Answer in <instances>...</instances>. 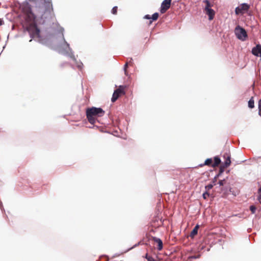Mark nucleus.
I'll return each mask as SVG.
<instances>
[{"label": "nucleus", "instance_id": "obj_1", "mask_svg": "<svg viewBox=\"0 0 261 261\" xmlns=\"http://www.w3.org/2000/svg\"><path fill=\"white\" fill-rule=\"evenodd\" d=\"M105 112L100 108L92 107L86 110V116L91 124H94L97 117L103 116Z\"/></svg>", "mask_w": 261, "mask_h": 261}, {"label": "nucleus", "instance_id": "obj_2", "mask_svg": "<svg viewBox=\"0 0 261 261\" xmlns=\"http://www.w3.org/2000/svg\"><path fill=\"white\" fill-rule=\"evenodd\" d=\"M21 8L22 12L25 14L27 19L31 21L34 19L35 16L32 11L31 6L29 3H23L21 5Z\"/></svg>", "mask_w": 261, "mask_h": 261}, {"label": "nucleus", "instance_id": "obj_3", "mask_svg": "<svg viewBox=\"0 0 261 261\" xmlns=\"http://www.w3.org/2000/svg\"><path fill=\"white\" fill-rule=\"evenodd\" d=\"M26 29L29 33L31 38L39 37L40 30L35 23H32L30 24Z\"/></svg>", "mask_w": 261, "mask_h": 261}, {"label": "nucleus", "instance_id": "obj_4", "mask_svg": "<svg viewBox=\"0 0 261 261\" xmlns=\"http://www.w3.org/2000/svg\"><path fill=\"white\" fill-rule=\"evenodd\" d=\"M126 86H120L118 89L115 90L113 93L111 100L113 102L117 100V99L122 95H124L125 89Z\"/></svg>", "mask_w": 261, "mask_h": 261}, {"label": "nucleus", "instance_id": "obj_5", "mask_svg": "<svg viewBox=\"0 0 261 261\" xmlns=\"http://www.w3.org/2000/svg\"><path fill=\"white\" fill-rule=\"evenodd\" d=\"M235 34L238 39L243 41L245 40L247 37V32L245 30L239 25L236 28Z\"/></svg>", "mask_w": 261, "mask_h": 261}, {"label": "nucleus", "instance_id": "obj_6", "mask_svg": "<svg viewBox=\"0 0 261 261\" xmlns=\"http://www.w3.org/2000/svg\"><path fill=\"white\" fill-rule=\"evenodd\" d=\"M171 1L164 0L162 3L160 12L162 14L165 13L169 9L171 6Z\"/></svg>", "mask_w": 261, "mask_h": 261}, {"label": "nucleus", "instance_id": "obj_7", "mask_svg": "<svg viewBox=\"0 0 261 261\" xmlns=\"http://www.w3.org/2000/svg\"><path fill=\"white\" fill-rule=\"evenodd\" d=\"M223 158L225 159L223 167H228L231 163L230 153H225L223 155Z\"/></svg>", "mask_w": 261, "mask_h": 261}, {"label": "nucleus", "instance_id": "obj_8", "mask_svg": "<svg viewBox=\"0 0 261 261\" xmlns=\"http://www.w3.org/2000/svg\"><path fill=\"white\" fill-rule=\"evenodd\" d=\"M252 53L256 56L261 57V45L257 44L255 47H253L252 50Z\"/></svg>", "mask_w": 261, "mask_h": 261}, {"label": "nucleus", "instance_id": "obj_9", "mask_svg": "<svg viewBox=\"0 0 261 261\" xmlns=\"http://www.w3.org/2000/svg\"><path fill=\"white\" fill-rule=\"evenodd\" d=\"M204 11L206 14H207L208 16L209 20H211L213 19L215 14V12L213 9L210 8L204 10Z\"/></svg>", "mask_w": 261, "mask_h": 261}, {"label": "nucleus", "instance_id": "obj_10", "mask_svg": "<svg viewBox=\"0 0 261 261\" xmlns=\"http://www.w3.org/2000/svg\"><path fill=\"white\" fill-rule=\"evenodd\" d=\"M152 240L158 244V249L161 250L163 249L162 241L160 239L156 237H153Z\"/></svg>", "mask_w": 261, "mask_h": 261}, {"label": "nucleus", "instance_id": "obj_11", "mask_svg": "<svg viewBox=\"0 0 261 261\" xmlns=\"http://www.w3.org/2000/svg\"><path fill=\"white\" fill-rule=\"evenodd\" d=\"M199 226L198 225H196L194 229L192 230L190 233V237L193 238L198 232V230L199 229Z\"/></svg>", "mask_w": 261, "mask_h": 261}, {"label": "nucleus", "instance_id": "obj_12", "mask_svg": "<svg viewBox=\"0 0 261 261\" xmlns=\"http://www.w3.org/2000/svg\"><path fill=\"white\" fill-rule=\"evenodd\" d=\"M221 163V160L218 156H215L214 158V163L212 165V167H216L218 166V165Z\"/></svg>", "mask_w": 261, "mask_h": 261}, {"label": "nucleus", "instance_id": "obj_13", "mask_svg": "<svg viewBox=\"0 0 261 261\" xmlns=\"http://www.w3.org/2000/svg\"><path fill=\"white\" fill-rule=\"evenodd\" d=\"M213 165V160L212 159H207L205 161V162L203 164L200 165V167H202L204 165L212 166Z\"/></svg>", "mask_w": 261, "mask_h": 261}, {"label": "nucleus", "instance_id": "obj_14", "mask_svg": "<svg viewBox=\"0 0 261 261\" xmlns=\"http://www.w3.org/2000/svg\"><path fill=\"white\" fill-rule=\"evenodd\" d=\"M203 3L205 4V6L204 10L210 9L213 6L208 0H204Z\"/></svg>", "mask_w": 261, "mask_h": 261}, {"label": "nucleus", "instance_id": "obj_15", "mask_svg": "<svg viewBox=\"0 0 261 261\" xmlns=\"http://www.w3.org/2000/svg\"><path fill=\"white\" fill-rule=\"evenodd\" d=\"M248 107L251 109L254 107V101L253 97H252L248 101Z\"/></svg>", "mask_w": 261, "mask_h": 261}, {"label": "nucleus", "instance_id": "obj_16", "mask_svg": "<svg viewBox=\"0 0 261 261\" xmlns=\"http://www.w3.org/2000/svg\"><path fill=\"white\" fill-rule=\"evenodd\" d=\"M242 11H247L249 8V6L247 4H243L240 6Z\"/></svg>", "mask_w": 261, "mask_h": 261}, {"label": "nucleus", "instance_id": "obj_17", "mask_svg": "<svg viewBox=\"0 0 261 261\" xmlns=\"http://www.w3.org/2000/svg\"><path fill=\"white\" fill-rule=\"evenodd\" d=\"M235 12L237 14L243 13V12L242 11V9H241L240 6L236 8Z\"/></svg>", "mask_w": 261, "mask_h": 261}, {"label": "nucleus", "instance_id": "obj_18", "mask_svg": "<svg viewBox=\"0 0 261 261\" xmlns=\"http://www.w3.org/2000/svg\"><path fill=\"white\" fill-rule=\"evenodd\" d=\"M152 20H156L159 17V13H155L151 17Z\"/></svg>", "mask_w": 261, "mask_h": 261}, {"label": "nucleus", "instance_id": "obj_19", "mask_svg": "<svg viewBox=\"0 0 261 261\" xmlns=\"http://www.w3.org/2000/svg\"><path fill=\"white\" fill-rule=\"evenodd\" d=\"M213 187V185L212 184H209L205 187V189L206 191H208L211 189H212Z\"/></svg>", "mask_w": 261, "mask_h": 261}, {"label": "nucleus", "instance_id": "obj_20", "mask_svg": "<svg viewBox=\"0 0 261 261\" xmlns=\"http://www.w3.org/2000/svg\"><path fill=\"white\" fill-rule=\"evenodd\" d=\"M250 210L252 214H254L255 213L256 208L254 205H251L250 206Z\"/></svg>", "mask_w": 261, "mask_h": 261}, {"label": "nucleus", "instance_id": "obj_21", "mask_svg": "<svg viewBox=\"0 0 261 261\" xmlns=\"http://www.w3.org/2000/svg\"><path fill=\"white\" fill-rule=\"evenodd\" d=\"M117 6H115L113 8H112V13L113 14H117Z\"/></svg>", "mask_w": 261, "mask_h": 261}, {"label": "nucleus", "instance_id": "obj_22", "mask_svg": "<svg viewBox=\"0 0 261 261\" xmlns=\"http://www.w3.org/2000/svg\"><path fill=\"white\" fill-rule=\"evenodd\" d=\"M202 196H203V198L204 199H206L208 197H209L210 194L208 193V192L206 191V192L203 194Z\"/></svg>", "mask_w": 261, "mask_h": 261}, {"label": "nucleus", "instance_id": "obj_23", "mask_svg": "<svg viewBox=\"0 0 261 261\" xmlns=\"http://www.w3.org/2000/svg\"><path fill=\"white\" fill-rule=\"evenodd\" d=\"M259 115L261 116V99L258 101Z\"/></svg>", "mask_w": 261, "mask_h": 261}, {"label": "nucleus", "instance_id": "obj_24", "mask_svg": "<svg viewBox=\"0 0 261 261\" xmlns=\"http://www.w3.org/2000/svg\"><path fill=\"white\" fill-rule=\"evenodd\" d=\"M225 179H223L219 180L218 184L220 185V186H222L225 184Z\"/></svg>", "mask_w": 261, "mask_h": 261}, {"label": "nucleus", "instance_id": "obj_25", "mask_svg": "<svg viewBox=\"0 0 261 261\" xmlns=\"http://www.w3.org/2000/svg\"><path fill=\"white\" fill-rule=\"evenodd\" d=\"M258 194H259V196H258V199L259 202L261 203V187L258 190Z\"/></svg>", "mask_w": 261, "mask_h": 261}, {"label": "nucleus", "instance_id": "obj_26", "mask_svg": "<svg viewBox=\"0 0 261 261\" xmlns=\"http://www.w3.org/2000/svg\"><path fill=\"white\" fill-rule=\"evenodd\" d=\"M127 66H128V63L126 62L125 65H124V72H125V75H127V70H126V68H127Z\"/></svg>", "mask_w": 261, "mask_h": 261}, {"label": "nucleus", "instance_id": "obj_27", "mask_svg": "<svg viewBox=\"0 0 261 261\" xmlns=\"http://www.w3.org/2000/svg\"><path fill=\"white\" fill-rule=\"evenodd\" d=\"M200 257V255H193L189 257V258H193V259H196L199 258Z\"/></svg>", "mask_w": 261, "mask_h": 261}, {"label": "nucleus", "instance_id": "obj_28", "mask_svg": "<svg viewBox=\"0 0 261 261\" xmlns=\"http://www.w3.org/2000/svg\"><path fill=\"white\" fill-rule=\"evenodd\" d=\"M144 18L146 19H151V17L149 15L147 14L144 16Z\"/></svg>", "mask_w": 261, "mask_h": 261}, {"label": "nucleus", "instance_id": "obj_29", "mask_svg": "<svg viewBox=\"0 0 261 261\" xmlns=\"http://www.w3.org/2000/svg\"><path fill=\"white\" fill-rule=\"evenodd\" d=\"M45 2L47 4L48 6H49L51 4V0H44Z\"/></svg>", "mask_w": 261, "mask_h": 261}, {"label": "nucleus", "instance_id": "obj_30", "mask_svg": "<svg viewBox=\"0 0 261 261\" xmlns=\"http://www.w3.org/2000/svg\"><path fill=\"white\" fill-rule=\"evenodd\" d=\"M226 167H223V165L222 166H221L220 168V172L221 173L223 171V170L224 168H225Z\"/></svg>", "mask_w": 261, "mask_h": 261}, {"label": "nucleus", "instance_id": "obj_31", "mask_svg": "<svg viewBox=\"0 0 261 261\" xmlns=\"http://www.w3.org/2000/svg\"><path fill=\"white\" fill-rule=\"evenodd\" d=\"M3 23H4V21H3V19L0 18V25H2V24H3Z\"/></svg>", "mask_w": 261, "mask_h": 261}, {"label": "nucleus", "instance_id": "obj_32", "mask_svg": "<svg viewBox=\"0 0 261 261\" xmlns=\"http://www.w3.org/2000/svg\"><path fill=\"white\" fill-rule=\"evenodd\" d=\"M30 1L34 2L35 0H29Z\"/></svg>", "mask_w": 261, "mask_h": 261}, {"label": "nucleus", "instance_id": "obj_33", "mask_svg": "<svg viewBox=\"0 0 261 261\" xmlns=\"http://www.w3.org/2000/svg\"><path fill=\"white\" fill-rule=\"evenodd\" d=\"M259 159H261V156L259 157Z\"/></svg>", "mask_w": 261, "mask_h": 261}]
</instances>
